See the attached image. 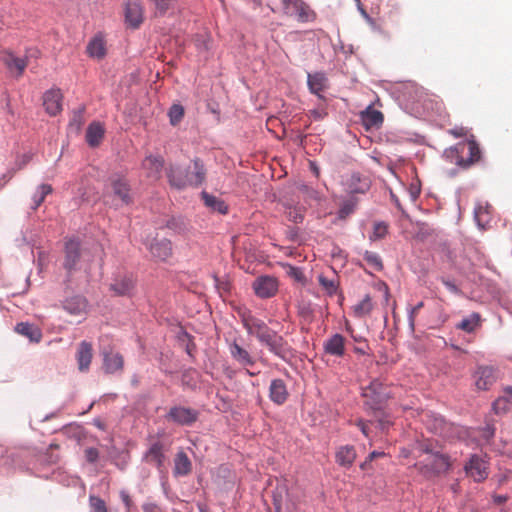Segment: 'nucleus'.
Here are the masks:
<instances>
[{"label":"nucleus","mask_w":512,"mask_h":512,"mask_svg":"<svg viewBox=\"0 0 512 512\" xmlns=\"http://www.w3.org/2000/svg\"><path fill=\"white\" fill-rule=\"evenodd\" d=\"M236 312L247 334L255 336L272 354L285 359L291 353V348L283 336L271 330L263 320L254 316L249 309L238 307Z\"/></svg>","instance_id":"nucleus-1"},{"label":"nucleus","mask_w":512,"mask_h":512,"mask_svg":"<svg viewBox=\"0 0 512 512\" xmlns=\"http://www.w3.org/2000/svg\"><path fill=\"white\" fill-rule=\"evenodd\" d=\"M444 155L451 163L467 169L480 160L481 151L476 141L469 139L446 149Z\"/></svg>","instance_id":"nucleus-2"},{"label":"nucleus","mask_w":512,"mask_h":512,"mask_svg":"<svg viewBox=\"0 0 512 512\" xmlns=\"http://www.w3.org/2000/svg\"><path fill=\"white\" fill-rule=\"evenodd\" d=\"M104 197L110 199L111 203L117 208L133 203L131 186L121 174H113L108 178L104 189Z\"/></svg>","instance_id":"nucleus-3"},{"label":"nucleus","mask_w":512,"mask_h":512,"mask_svg":"<svg viewBox=\"0 0 512 512\" xmlns=\"http://www.w3.org/2000/svg\"><path fill=\"white\" fill-rule=\"evenodd\" d=\"M426 457L415 463V468L425 478H432L442 473H446L450 467V458L446 454L432 452L428 447L423 449Z\"/></svg>","instance_id":"nucleus-4"},{"label":"nucleus","mask_w":512,"mask_h":512,"mask_svg":"<svg viewBox=\"0 0 512 512\" xmlns=\"http://www.w3.org/2000/svg\"><path fill=\"white\" fill-rule=\"evenodd\" d=\"M226 342L231 358L237 364L245 368L246 374L249 376H256L260 373V371L255 372L249 369L255 366L257 359L250 351L243 347L237 339H233L231 341L227 340Z\"/></svg>","instance_id":"nucleus-5"},{"label":"nucleus","mask_w":512,"mask_h":512,"mask_svg":"<svg viewBox=\"0 0 512 512\" xmlns=\"http://www.w3.org/2000/svg\"><path fill=\"white\" fill-rule=\"evenodd\" d=\"M365 404L373 410H378L388 399L387 387L378 379H374L368 386L362 388Z\"/></svg>","instance_id":"nucleus-6"},{"label":"nucleus","mask_w":512,"mask_h":512,"mask_svg":"<svg viewBox=\"0 0 512 512\" xmlns=\"http://www.w3.org/2000/svg\"><path fill=\"white\" fill-rule=\"evenodd\" d=\"M198 417L197 410L185 406H173L166 415L168 421L182 426H191L198 420Z\"/></svg>","instance_id":"nucleus-7"},{"label":"nucleus","mask_w":512,"mask_h":512,"mask_svg":"<svg viewBox=\"0 0 512 512\" xmlns=\"http://www.w3.org/2000/svg\"><path fill=\"white\" fill-rule=\"evenodd\" d=\"M126 25L138 29L144 21V8L140 0H127L124 7Z\"/></svg>","instance_id":"nucleus-8"},{"label":"nucleus","mask_w":512,"mask_h":512,"mask_svg":"<svg viewBox=\"0 0 512 512\" xmlns=\"http://www.w3.org/2000/svg\"><path fill=\"white\" fill-rule=\"evenodd\" d=\"M0 62L6 67L8 72L14 77H21L27 67V58L16 56L9 50L0 52Z\"/></svg>","instance_id":"nucleus-9"},{"label":"nucleus","mask_w":512,"mask_h":512,"mask_svg":"<svg viewBox=\"0 0 512 512\" xmlns=\"http://www.w3.org/2000/svg\"><path fill=\"white\" fill-rule=\"evenodd\" d=\"M253 289L258 297L270 298L278 291V281L272 276H260L253 282Z\"/></svg>","instance_id":"nucleus-10"},{"label":"nucleus","mask_w":512,"mask_h":512,"mask_svg":"<svg viewBox=\"0 0 512 512\" xmlns=\"http://www.w3.org/2000/svg\"><path fill=\"white\" fill-rule=\"evenodd\" d=\"M464 469L467 475L473 478L476 482L484 481L488 477L487 463L476 454L470 457Z\"/></svg>","instance_id":"nucleus-11"},{"label":"nucleus","mask_w":512,"mask_h":512,"mask_svg":"<svg viewBox=\"0 0 512 512\" xmlns=\"http://www.w3.org/2000/svg\"><path fill=\"white\" fill-rule=\"evenodd\" d=\"M164 160L160 156L149 155L142 161L144 176L151 182L161 177Z\"/></svg>","instance_id":"nucleus-12"},{"label":"nucleus","mask_w":512,"mask_h":512,"mask_svg":"<svg viewBox=\"0 0 512 512\" xmlns=\"http://www.w3.org/2000/svg\"><path fill=\"white\" fill-rule=\"evenodd\" d=\"M474 379L479 390H488L496 382L495 369L491 366H480L474 372Z\"/></svg>","instance_id":"nucleus-13"},{"label":"nucleus","mask_w":512,"mask_h":512,"mask_svg":"<svg viewBox=\"0 0 512 512\" xmlns=\"http://www.w3.org/2000/svg\"><path fill=\"white\" fill-rule=\"evenodd\" d=\"M63 95L60 89L52 88L43 95V106L46 112L55 116L62 110Z\"/></svg>","instance_id":"nucleus-14"},{"label":"nucleus","mask_w":512,"mask_h":512,"mask_svg":"<svg viewBox=\"0 0 512 512\" xmlns=\"http://www.w3.org/2000/svg\"><path fill=\"white\" fill-rule=\"evenodd\" d=\"M147 248L152 256L160 261H166L172 256V243L168 239H154Z\"/></svg>","instance_id":"nucleus-15"},{"label":"nucleus","mask_w":512,"mask_h":512,"mask_svg":"<svg viewBox=\"0 0 512 512\" xmlns=\"http://www.w3.org/2000/svg\"><path fill=\"white\" fill-rule=\"evenodd\" d=\"M80 255V242L76 239H69L66 241L63 265L68 272L75 269V266L80 259Z\"/></svg>","instance_id":"nucleus-16"},{"label":"nucleus","mask_w":512,"mask_h":512,"mask_svg":"<svg viewBox=\"0 0 512 512\" xmlns=\"http://www.w3.org/2000/svg\"><path fill=\"white\" fill-rule=\"evenodd\" d=\"M93 357V348L92 344L87 341H82L79 343L77 351H76V360L78 363V369L81 372H86L89 370L91 361Z\"/></svg>","instance_id":"nucleus-17"},{"label":"nucleus","mask_w":512,"mask_h":512,"mask_svg":"<svg viewBox=\"0 0 512 512\" xmlns=\"http://www.w3.org/2000/svg\"><path fill=\"white\" fill-rule=\"evenodd\" d=\"M289 392L282 379H273L269 386V398L276 405H282L288 399Z\"/></svg>","instance_id":"nucleus-18"},{"label":"nucleus","mask_w":512,"mask_h":512,"mask_svg":"<svg viewBox=\"0 0 512 512\" xmlns=\"http://www.w3.org/2000/svg\"><path fill=\"white\" fill-rule=\"evenodd\" d=\"M345 338L341 334H333L323 344V348L326 354L343 357L345 354Z\"/></svg>","instance_id":"nucleus-19"},{"label":"nucleus","mask_w":512,"mask_h":512,"mask_svg":"<svg viewBox=\"0 0 512 512\" xmlns=\"http://www.w3.org/2000/svg\"><path fill=\"white\" fill-rule=\"evenodd\" d=\"M63 308L71 315H86L88 312V302L84 297L77 295L66 299L63 303Z\"/></svg>","instance_id":"nucleus-20"},{"label":"nucleus","mask_w":512,"mask_h":512,"mask_svg":"<svg viewBox=\"0 0 512 512\" xmlns=\"http://www.w3.org/2000/svg\"><path fill=\"white\" fill-rule=\"evenodd\" d=\"M360 118L365 128L381 126L384 121L383 113L376 109L374 105H369L364 111H362L360 113Z\"/></svg>","instance_id":"nucleus-21"},{"label":"nucleus","mask_w":512,"mask_h":512,"mask_svg":"<svg viewBox=\"0 0 512 512\" xmlns=\"http://www.w3.org/2000/svg\"><path fill=\"white\" fill-rule=\"evenodd\" d=\"M167 177L170 185L178 189L190 186L189 173L180 167L171 166L167 172Z\"/></svg>","instance_id":"nucleus-22"},{"label":"nucleus","mask_w":512,"mask_h":512,"mask_svg":"<svg viewBox=\"0 0 512 512\" xmlns=\"http://www.w3.org/2000/svg\"><path fill=\"white\" fill-rule=\"evenodd\" d=\"M87 54L92 58L102 59L106 55V41L102 34L95 35L88 43Z\"/></svg>","instance_id":"nucleus-23"},{"label":"nucleus","mask_w":512,"mask_h":512,"mask_svg":"<svg viewBox=\"0 0 512 512\" xmlns=\"http://www.w3.org/2000/svg\"><path fill=\"white\" fill-rule=\"evenodd\" d=\"M356 456L355 448L351 445H345L338 448L335 459L340 466L349 468L354 463Z\"/></svg>","instance_id":"nucleus-24"},{"label":"nucleus","mask_w":512,"mask_h":512,"mask_svg":"<svg viewBox=\"0 0 512 512\" xmlns=\"http://www.w3.org/2000/svg\"><path fill=\"white\" fill-rule=\"evenodd\" d=\"M327 81L325 74L322 72L308 73L307 75L309 90L318 96H320V92L327 88Z\"/></svg>","instance_id":"nucleus-25"},{"label":"nucleus","mask_w":512,"mask_h":512,"mask_svg":"<svg viewBox=\"0 0 512 512\" xmlns=\"http://www.w3.org/2000/svg\"><path fill=\"white\" fill-rule=\"evenodd\" d=\"M15 331L29 338L31 342L38 343L42 338L41 330L37 326L27 322L18 323L15 327Z\"/></svg>","instance_id":"nucleus-26"},{"label":"nucleus","mask_w":512,"mask_h":512,"mask_svg":"<svg viewBox=\"0 0 512 512\" xmlns=\"http://www.w3.org/2000/svg\"><path fill=\"white\" fill-rule=\"evenodd\" d=\"M124 366V360L119 353H104V369L107 373L121 371Z\"/></svg>","instance_id":"nucleus-27"},{"label":"nucleus","mask_w":512,"mask_h":512,"mask_svg":"<svg viewBox=\"0 0 512 512\" xmlns=\"http://www.w3.org/2000/svg\"><path fill=\"white\" fill-rule=\"evenodd\" d=\"M134 287V281L131 276L116 278L111 284V289L119 296L128 295Z\"/></svg>","instance_id":"nucleus-28"},{"label":"nucleus","mask_w":512,"mask_h":512,"mask_svg":"<svg viewBox=\"0 0 512 512\" xmlns=\"http://www.w3.org/2000/svg\"><path fill=\"white\" fill-rule=\"evenodd\" d=\"M174 465V474L179 476H185L191 472L192 464L187 454L180 451L176 454Z\"/></svg>","instance_id":"nucleus-29"},{"label":"nucleus","mask_w":512,"mask_h":512,"mask_svg":"<svg viewBox=\"0 0 512 512\" xmlns=\"http://www.w3.org/2000/svg\"><path fill=\"white\" fill-rule=\"evenodd\" d=\"M481 326V316L477 312H473L468 317L464 318L456 325L457 329L463 330L467 333H473Z\"/></svg>","instance_id":"nucleus-30"},{"label":"nucleus","mask_w":512,"mask_h":512,"mask_svg":"<svg viewBox=\"0 0 512 512\" xmlns=\"http://www.w3.org/2000/svg\"><path fill=\"white\" fill-rule=\"evenodd\" d=\"M202 199L204 204L212 209L213 211H217L221 214H226L228 211V207L223 200L220 198L210 195L207 192H202Z\"/></svg>","instance_id":"nucleus-31"},{"label":"nucleus","mask_w":512,"mask_h":512,"mask_svg":"<svg viewBox=\"0 0 512 512\" xmlns=\"http://www.w3.org/2000/svg\"><path fill=\"white\" fill-rule=\"evenodd\" d=\"M194 171L189 173L190 186L201 185L206 177V169L203 163L199 159H195L193 162Z\"/></svg>","instance_id":"nucleus-32"},{"label":"nucleus","mask_w":512,"mask_h":512,"mask_svg":"<svg viewBox=\"0 0 512 512\" xmlns=\"http://www.w3.org/2000/svg\"><path fill=\"white\" fill-rule=\"evenodd\" d=\"M292 17H296L299 22H310L315 19L316 15L305 2L300 0Z\"/></svg>","instance_id":"nucleus-33"},{"label":"nucleus","mask_w":512,"mask_h":512,"mask_svg":"<svg viewBox=\"0 0 512 512\" xmlns=\"http://www.w3.org/2000/svg\"><path fill=\"white\" fill-rule=\"evenodd\" d=\"M350 193H365L369 189L367 178H361L358 174H353L348 184Z\"/></svg>","instance_id":"nucleus-34"},{"label":"nucleus","mask_w":512,"mask_h":512,"mask_svg":"<svg viewBox=\"0 0 512 512\" xmlns=\"http://www.w3.org/2000/svg\"><path fill=\"white\" fill-rule=\"evenodd\" d=\"M354 316L362 318L368 316L373 310L372 299L369 295H366L358 304L353 306Z\"/></svg>","instance_id":"nucleus-35"},{"label":"nucleus","mask_w":512,"mask_h":512,"mask_svg":"<svg viewBox=\"0 0 512 512\" xmlns=\"http://www.w3.org/2000/svg\"><path fill=\"white\" fill-rule=\"evenodd\" d=\"M147 458L154 462L158 467H161L164 462V454H163V445L161 442L157 441L153 443L148 452H147Z\"/></svg>","instance_id":"nucleus-36"},{"label":"nucleus","mask_w":512,"mask_h":512,"mask_svg":"<svg viewBox=\"0 0 512 512\" xmlns=\"http://www.w3.org/2000/svg\"><path fill=\"white\" fill-rule=\"evenodd\" d=\"M357 199L354 197H350L349 199L344 200L339 208L338 211V219L345 220L347 217H349L351 214L354 213L356 207H357Z\"/></svg>","instance_id":"nucleus-37"},{"label":"nucleus","mask_w":512,"mask_h":512,"mask_svg":"<svg viewBox=\"0 0 512 512\" xmlns=\"http://www.w3.org/2000/svg\"><path fill=\"white\" fill-rule=\"evenodd\" d=\"M154 7L156 16H164L175 5V0H147Z\"/></svg>","instance_id":"nucleus-38"},{"label":"nucleus","mask_w":512,"mask_h":512,"mask_svg":"<svg viewBox=\"0 0 512 512\" xmlns=\"http://www.w3.org/2000/svg\"><path fill=\"white\" fill-rule=\"evenodd\" d=\"M489 206L486 205L485 207L482 205H479L475 208L474 216L475 220L479 227L485 228V225L489 222L490 216H489Z\"/></svg>","instance_id":"nucleus-39"},{"label":"nucleus","mask_w":512,"mask_h":512,"mask_svg":"<svg viewBox=\"0 0 512 512\" xmlns=\"http://www.w3.org/2000/svg\"><path fill=\"white\" fill-rule=\"evenodd\" d=\"M52 193V187L49 184H42L38 187L33 196L34 209H37L45 200L46 196Z\"/></svg>","instance_id":"nucleus-40"},{"label":"nucleus","mask_w":512,"mask_h":512,"mask_svg":"<svg viewBox=\"0 0 512 512\" xmlns=\"http://www.w3.org/2000/svg\"><path fill=\"white\" fill-rule=\"evenodd\" d=\"M364 260L374 271L380 272L383 270L382 259L377 253L365 251Z\"/></svg>","instance_id":"nucleus-41"},{"label":"nucleus","mask_w":512,"mask_h":512,"mask_svg":"<svg viewBox=\"0 0 512 512\" xmlns=\"http://www.w3.org/2000/svg\"><path fill=\"white\" fill-rule=\"evenodd\" d=\"M184 107L180 104H173L168 112L170 124L176 126L180 123L184 117Z\"/></svg>","instance_id":"nucleus-42"},{"label":"nucleus","mask_w":512,"mask_h":512,"mask_svg":"<svg viewBox=\"0 0 512 512\" xmlns=\"http://www.w3.org/2000/svg\"><path fill=\"white\" fill-rule=\"evenodd\" d=\"M105 130H87L85 139L90 147H97L104 138Z\"/></svg>","instance_id":"nucleus-43"},{"label":"nucleus","mask_w":512,"mask_h":512,"mask_svg":"<svg viewBox=\"0 0 512 512\" xmlns=\"http://www.w3.org/2000/svg\"><path fill=\"white\" fill-rule=\"evenodd\" d=\"M280 6L278 7V11H281L287 16L292 17L295 14V9L300 0H279Z\"/></svg>","instance_id":"nucleus-44"},{"label":"nucleus","mask_w":512,"mask_h":512,"mask_svg":"<svg viewBox=\"0 0 512 512\" xmlns=\"http://www.w3.org/2000/svg\"><path fill=\"white\" fill-rule=\"evenodd\" d=\"M84 124V109L79 108L73 111L72 117L69 122L70 128H79Z\"/></svg>","instance_id":"nucleus-45"},{"label":"nucleus","mask_w":512,"mask_h":512,"mask_svg":"<svg viewBox=\"0 0 512 512\" xmlns=\"http://www.w3.org/2000/svg\"><path fill=\"white\" fill-rule=\"evenodd\" d=\"M387 234V225L385 223H376L373 227V233L370 235V240L375 241L382 239Z\"/></svg>","instance_id":"nucleus-46"},{"label":"nucleus","mask_w":512,"mask_h":512,"mask_svg":"<svg viewBox=\"0 0 512 512\" xmlns=\"http://www.w3.org/2000/svg\"><path fill=\"white\" fill-rule=\"evenodd\" d=\"M89 502L93 512H108L106 504L101 498L97 496H90Z\"/></svg>","instance_id":"nucleus-47"},{"label":"nucleus","mask_w":512,"mask_h":512,"mask_svg":"<svg viewBox=\"0 0 512 512\" xmlns=\"http://www.w3.org/2000/svg\"><path fill=\"white\" fill-rule=\"evenodd\" d=\"M320 285L327 291L328 294L332 295L337 291V285L334 280L328 279L324 276H319Z\"/></svg>","instance_id":"nucleus-48"},{"label":"nucleus","mask_w":512,"mask_h":512,"mask_svg":"<svg viewBox=\"0 0 512 512\" xmlns=\"http://www.w3.org/2000/svg\"><path fill=\"white\" fill-rule=\"evenodd\" d=\"M493 410L496 414L503 413L509 408V401L506 397H499L493 402Z\"/></svg>","instance_id":"nucleus-49"},{"label":"nucleus","mask_w":512,"mask_h":512,"mask_svg":"<svg viewBox=\"0 0 512 512\" xmlns=\"http://www.w3.org/2000/svg\"><path fill=\"white\" fill-rule=\"evenodd\" d=\"M408 193L412 201H416L421 193V188L419 183H411L408 188Z\"/></svg>","instance_id":"nucleus-50"},{"label":"nucleus","mask_w":512,"mask_h":512,"mask_svg":"<svg viewBox=\"0 0 512 512\" xmlns=\"http://www.w3.org/2000/svg\"><path fill=\"white\" fill-rule=\"evenodd\" d=\"M423 306H424V303L422 301H420L411 309V311L409 313V323H410V326L412 327V329L414 328V322H415L416 315L418 314L420 309L423 308Z\"/></svg>","instance_id":"nucleus-51"},{"label":"nucleus","mask_w":512,"mask_h":512,"mask_svg":"<svg viewBox=\"0 0 512 512\" xmlns=\"http://www.w3.org/2000/svg\"><path fill=\"white\" fill-rule=\"evenodd\" d=\"M85 457L88 462L94 463L99 457V452L96 448L90 447L85 450Z\"/></svg>","instance_id":"nucleus-52"},{"label":"nucleus","mask_w":512,"mask_h":512,"mask_svg":"<svg viewBox=\"0 0 512 512\" xmlns=\"http://www.w3.org/2000/svg\"><path fill=\"white\" fill-rule=\"evenodd\" d=\"M30 159L31 157L29 155H22L17 161V168L22 169L30 161Z\"/></svg>","instance_id":"nucleus-53"},{"label":"nucleus","mask_w":512,"mask_h":512,"mask_svg":"<svg viewBox=\"0 0 512 512\" xmlns=\"http://www.w3.org/2000/svg\"><path fill=\"white\" fill-rule=\"evenodd\" d=\"M120 495H121V499L124 502L126 508L130 509V507L132 505V500H131L130 496L125 491H122L120 493Z\"/></svg>","instance_id":"nucleus-54"},{"label":"nucleus","mask_w":512,"mask_h":512,"mask_svg":"<svg viewBox=\"0 0 512 512\" xmlns=\"http://www.w3.org/2000/svg\"><path fill=\"white\" fill-rule=\"evenodd\" d=\"M443 284L446 286V288L451 291L452 293H458L459 289L458 287L449 280H443Z\"/></svg>","instance_id":"nucleus-55"},{"label":"nucleus","mask_w":512,"mask_h":512,"mask_svg":"<svg viewBox=\"0 0 512 512\" xmlns=\"http://www.w3.org/2000/svg\"><path fill=\"white\" fill-rule=\"evenodd\" d=\"M357 427H359V429L361 430V432L365 435V436H368V425L365 421L363 420H358L357 423H356Z\"/></svg>","instance_id":"nucleus-56"},{"label":"nucleus","mask_w":512,"mask_h":512,"mask_svg":"<svg viewBox=\"0 0 512 512\" xmlns=\"http://www.w3.org/2000/svg\"><path fill=\"white\" fill-rule=\"evenodd\" d=\"M386 456V453L385 452H380V451H373L371 452L368 457H369V461H373L375 460L376 458H379V457H384Z\"/></svg>","instance_id":"nucleus-57"},{"label":"nucleus","mask_w":512,"mask_h":512,"mask_svg":"<svg viewBox=\"0 0 512 512\" xmlns=\"http://www.w3.org/2000/svg\"><path fill=\"white\" fill-rule=\"evenodd\" d=\"M289 216L295 223L301 222L303 220V215L297 211H295L294 214L290 212Z\"/></svg>","instance_id":"nucleus-58"},{"label":"nucleus","mask_w":512,"mask_h":512,"mask_svg":"<svg viewBox=\"0 0 512 512\" xmlns=\"http://www.w3.org/2000/svg\"><path fill=\"white\" fill-rule=\"evenodd\" d=\"M494 435V431L493 429H491L489 426H487V428L484 430L483 432V436L484 438L489 441Z\"/></svg>","instance_id":"nucleus-59"},{"label":"nucleus","mask_w":512,"mask_h":512,"mask_svg":"<svg viewBox=\"0 0 512 512\" xmlns=\"http://www.w3.org/2000/svg\"><path fill=\"white\" fill-rule=\"evenodd\" d=\"M93 425L96 426L97 428L101 429V430H105L106 429V425L105 423L99 419V418H96L93 420Z\"/></svg>","instance_id":"nucleus-60"},{"label":"nucleus","mask_w":512,"mask_h":512,"mask_svg":"<svg viewBox=\"0 0 512 512\" xmlns=\"http://www.w3.org/2000/svg\"><path fill=\"white\" fill-rule=\"evenodd\" d=\"M157 509V506L152 503H147L143 505L144 512H154Z\"/></svg>","instance_id":"nucleus-61"},{"label":"nucleus","mask_w":512,"mask_h":512,"mask_svg":"<svg viewBox=\"0 0 512 512\" xmlns=\"http://www.w3.org/2000/svg\"><path fill=\"white\" fill-rule=\"evenodd\" d=\"M194 373H195V371H186V372H184V373H183V375H182V382H183V383H187V382H186V379H187L188 377H189L190 379H192V374H194Z\"/></svg>","instance_id":"nucleus-62"},{"label":"nucleus","mask_w":512,"mask_h":512,"mask_svg":"<svg viewBox=\"0 0 512 512\" xmlns=\"http://www.w3.org/2000/svg\"><path fill=\"white\" fill-rule=\"evenodd\" d=\"M371 462H372V461H369V457H367V459H366L363 463H361L360 468H361L362 470H367V469H369V468H370V466H371Z\"/></svg>","instance_id":"nucleus-63"},{"label":"nucleus","mask_w":512,"mask_h":512,"mask_svg":"<svg viewBox=\"0 0 512 512\" xmlns=\"http://www.w3.org/2000/svg\"><path fill=\"white\" fill-rule=\"evenodd\" d=\"M452 134L455 136V137H462L464 136L465 134L463 133V130H451Z\"/></svg>","instance_id":"nucleus-64"}]
</instances>
